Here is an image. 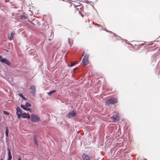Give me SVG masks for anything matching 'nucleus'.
<instances>
[{
  "instance_id": "nucleus-1",
  "label": "nucleus",
  "mask_w": 160,
  "mask_h": 160,
  "mask_svg": "<svg viewBox=\"0 0 160 160\" xmlns=\"http://www.w3.org/2000/svg\"><path fill=\"white\" fill-rule=\"evenodd\" d=\"M118 99L117 98H110L107 99L105 102L106 104L108 106L110 104H114L117 103Z\"/></svg>"
},
{
  "instance_id": "nucleus-2",
  "label": "nucleus",
  "mask_w": 160,
  "mask_h": 160,
  "mask_svg": "<svg viewBox=\"0 0 160 160\" xmlns=\"http://www.w3.org/2000/svg\"><path fill=\"white\" fill-rule=\"evenodd\" d=\"M30 117L31 121L32 122H36L40 121V118L33 114H31Z\"/></svg>"
},
{
  "instance_id": "nucleus-3",
  "label": "nucleus",
  "mask_w": 160,
  "mask_h": 160,
  "mask_svg": "<svg viewBox=\"0 0 160 160\" xmlns=\"http://www.w3.org/2000/svg\"><path fill=\"white\" fill-rule=\"evenodd\" d=\"M77 116V113L75 111L72 110L69 112L66 115V117L68 119L72 117H76Z\"/></svg>"
},
{
  "instance_id": "nucleus-4",
  "label": "nucleus",
  "mask_w": 160,
  "mask_h": 160,
  "mask_svg": "<svg viewBox=\"0 0 160 160\" xmlns=\"http://www.w3.org/2000/svg\"><path fill=\"white\" fill-rule=\"evenodd\" d=\"M0 61L2 63L5 64L8 66L11 65L10 62L6 58H3L2 55H0Z\"/></svg>"
},
{
  "instance_id": "nucleus-5",
  "label": "nucleus",
  "mask_w": 160,
  "mask_h": 160,
  "mask_svg": "<svg viewBox=\"0 0 160 160\" xmlns=\"http://www.w3.org/2000/svg\"><path fill=\"white\" fill-rule=\"evenodd\" d=\"M30 92L32 94L33 96H35L36 93V87L35 86L32 85L30 86Z\"/></svg>"
},
{
  "instance_id": "nucleus-6",
  "label": "nucleus",
  "mask_w": 160,
  "mask_h": 160,
  "mask_svg": "<svg viewBox=\"0 0 160 160\" xmlns=\"http://www.w3.org/2000/svg\"><path fill=\"white\" fill-rule=\"evenodd\" d=\"M16 110L17 111L16 114L17 116V117L18 118H20L21 114L20 113H22V110L19 106L17 107Z\"/></svg>"
},
{
  "instance_id": "nucleus-7",
  "label": "nucleus",
  "mask_w": 160,
  "mask_h": 160,
  "mask_svg": "<svg viewBox=\"0 0 160 160\" xmlns=\"http://www.w3.org/2000/svg\"><path fill=\"white\" fill-rule=\"evenodd\" d=\"M102 29H103V30H106L107 32H110L111 33H112L113 34V35L114 36V37H115V39L113 38V40L116 41L117 40H120L122 38H121L119 37V38H117V36L116 34H115L114 33L112 32L111 31H108V30H106V28H103L102 27Z\"/></svg>"
},
{
  "instance_id": "nucleus-8",
  "label": "nucleus",
  "mask_w": 160,
  "mask_h": 160,
  "mask_svg": "<svg viewBox=\"0 0 160 160\" xmlns=\"http://www.w3.org/2000/svg\"><path fill=\"white\" fill-rule=\"evenodd\" d=\"M21 117L23 118H28L29 119L30 116L29 114H28L25 112L21 113L20 114V118Z\"/></svg>"
},
{
  "instance_id": "nucleus-9",
  "label": "nucleus",
  "mask_w": 160,
  "mask_h": 160,
  "mask_svg": "<svg viewBox=\"0 0 160 160\" xmlns=\"http://www.w3.org/2000/svg\"><path fill=\"white\" fill-rule=\"evenodd\" d=\"M7 150L8 151V158L7 160H11L12 157L11 153V151L10 148L8 147L7 148Z\"/></svg>"
},
{
  "instance_id": "nucleus-10",
  "label": "nucleus",
  "mask_w": 160,
  "mask_h": 160,
  "mask_svg": "<svg viewBox=\"0 0 160 160\" xmlns=\"http://www.w3.org/2000/svg\"><path fill=\"white\" fill-rule=\"evenodd\" d=\"M82 157L83 160H91L90 156L84 153H83Z\"/></svg>"
},
{
  "instance_id": "nucleus-11",
  "label": "nucleus",
  "mask_w": 160,
  "mask_h": 160,
  "mask_svg": "<svg viewBox=\"0 0 160 160\" xmlns=\"http://www.w3.org/2000/svg\"><path fill=\"white\" fill-rule=\"evenodd\" d=\"M88 60L83 59L81 63L83 64L84 65H86L88 64Z\"/></svg>"
},
{
  "instance_id": "nucleus-12",
  "label": "nucleus",
  "mask_w": 160,
  "mask_h": 160,
  "mask_svg": "<svg viewBox=\"0 0 160 160\" xmlns=\"http://www.w3.org/2000/svg\"><path fill=\"white\" fill-rule=\"evenodd\" d=\"M18 95L23 100H26L27 98L25 97L22 93H19Z\"/></svg>"
},
{
  "instance_id": "nucleus-13",
  "label": "nucleus",
  "mask_w": 160,
  "mask_h": 160,
  "mask_svg": "<svg viewBox=\"0 0 160 160\" xmlns=\"http://www.w3.org/2000/svg\"><path fill=\"white\" fill-rule=\"evenodd\" d=\"M34 144L37 145V146H38V142L37 141V139L36 138V135H34Z\"/></svg>"
},
{
  "instance_id": "nucleus-14",
  "label": "nucleus",
  "mask_w": 160,
  "mask_h": 160,
  "mask_svg": "<svg viewBox=\"0 0 160 160\" xmlns=\"http://www.w3.org/2000/svg\"><path fill=\"white\" fill-rule=\"evenodd\" d=\"M15 34L14 32H12L11 33L10 36L9 38V40H11L12 39L14 35Z\"/></svg>"
},
{
  "instance_id": "nucleus-15",
  "label": "nucleus",
  "mask_w": 160,
  "mask_h": 160,
  "mask_svg": "<svg viewBox=\"0 0 160 160\" xmlns=\"http://www.w3.org/2000/svg\"><path fill=\"white\" fill-rule=\"evenodd\" d=\"M75 64H76L75 62H71L70 64H68V66L69 67H72Z\"/></svg>"
},
{
  "instance_id": "nucleus-16",
  "label": "nucleus",
  "mask_w": 160,
  "mask_h": 160,
  "mask_svg": "<svg viewBox=\"0 0 160 160\" xmlns=\"http://www.w3.org/2000/svg\"><path fill=\"white\" fill-rule=\"evenodd\" d=\"M56 90H53L49 92H48L47 93L48 95H50L52 94L55 92Z\"/></svg>"
},
{
  "instance_id": "nucleus-17",
  "label": "nucleus",
  "mask_w": 160,
  "mask_h": 160,
  "mask_svg": "<svg viewBox=\"0 0 160 160\" xmlns=\"http://www.w3.org/2000/svg\"><path fill=\"white\" fill-rule=\"evenodd\" d=\"M20 107H21L24 110H26V109H27V108H26V106L25 105H23V104H21V105H20Z\"/></svg>"
},
{
  "instance_id": "nucleus-18",
  "label": "nucleus",
  "mask_w": 160,
  "mask_h": 160,
  "mask_svg": "<svg viewBox=\"0 0 160 160\" xmlns=\"http://www.w3.org/2000/svg\"><path fill=\"white\" fill-rule=\"evenodd\" d=\"M20 17L21 18V19L22 20H25L26 18H27V17H26L23 14H22L20 16Z\"/></svg>"
},
{
  "instance_id": "nucleus-19",
  "label": "nucleus",
  "mask_w": 160,
  "mask_h": 160,
  "mask_svg": "<svg viewBox=\"0 0 160 160\" xmlns=\"http://www.w3.org/2000/svg\"><path fill=\"white\" fill-rule=\"evenodd\" d=\"M25 105L26 108L30 107L31 106V104L30 103L28 102H26Z\"/></svg>"
},
{
  "instance_id": "nucleus-20",
  "label": "nucleus",
  "mask_w": 160,
  "mask_h": 160,
  "mask_svg": "<svg viewBox=\"0 0 160 160\" xmlns=\"http://www.w3.org/2000/svg\"><path fill=\"white\" fill-rule=\"evenodd\" d=\"M112 117L113 118V120L114 121H116L117 120L118 118V116L116 115L114 116L113 115Z\"/></svg>"
},
{
  "instance_id": "nucleus-21",
  "label": "nucleus",
  "mask_w": 160,
  "mask_h": 160,
  "mask_svg": "<svg viewBox=\"0 0 160 160\" xmlns=\"http://www.w3.org/2000/svg\"><path fill=\"white\" fill-rule=\"evenodd\" d=\"M155 72L156 74H158L159 75L160 73V70L158 68H156Z\"/></svg>"
},
{
  "instance_id": "nucleus-22",
  "label": "nucleus",
  "mask_w": 160,
  "mask_h": 160,
  "mask_svg": "<svg viewBox=\"0 0 160 160\" xmlns=\"http://www.w3.org/2000/svg\"><path fill=\"white\" fill-rule=\"evenodd\" d=\"M89 57V55L87 54H85L84 56L83 59L88 60V58Z\"/></svg>"
},
{
  "instance_id": "nucleus-23",
  "label": "nucleus",
  "mask_w": 160,
  "mask_h": 160,
  "mask_svg": "<svg viewBox=\"0 0 160 160\" xmlns=\"http://www.w3.org/2000/svg\"><path fill=\"white\" fill-rule=\"evenodd\" d=\"M3 113L6 115H8L9 114V112L5 110H3Z\"/></svg>"
},
{
  "instance_id": "nucleus-24",
  "label": "nucleus",
  "mask_w": 160,
  "mask_h": 160,
  "mask_svg": "<svg viewBox=\"0 0 160 160\" xmlns=\"http://www.w3.org/2000/svg\"><path fill=\"white\" fill-rule=\"evenodd\" d=\"M8 127H6L5 133H8Z\"/></svg>"
},
{
  "instance_id": "nucleus-25",
  "label": "nucleus",
  "mask_w": 160,
  "mask_h": 160,
  "mask_svg": "<svg viewBox=\"0 0 160 160\" xmlns=\"http://www.w3.org/2000/svg\"><path fill=\"white\" fill-rule=\"evenodd\" d=\"M68 43H69L70 46L71 47V45L72 44V43L70 41V39L69 38H68Z\"/></svg>"
},
{
  "instance_id": "nucleus-26",
  "label": "nucleus",
  "mask_w": 160,
  "mask_h": 160,
  "mask_svg": "<svg viewBox=\"0 0 160 160\" xmlns=\"http://www.w3.org/2000/svg\"><path fill=\"white\" fill-rule=\"evenodd\" d=\"M25 110L28 111L30 112H32V110L30 108H27V109Z\"/></svg>"
},
{
  "instance_id": "nucleus-27",
  "label": "nucleus",
  "mask_w": 160,
  "mask_h": 160,
  "mask_svg": "<svg viewBox=\"0 0 160 160\" xmlns=\"http://www.w3.org/2000/svg\"><path fill=\"white\" fill-rule=\"evenodd\" d=\"M28 21L30 22L31 24H33V25H35V24L33 22V21L32 20V21H30V20H28Z\"/></svg>"
},
{
  "instance_id": "nucleus-28",
  "label": "nucleus",
  "mask_w": 160,
  "mask_h": 160,
  "mask_svg": "<svg viewBox=\"0 0 160 160\" xmlns=\"http://www.w3.org/2000/svg\"><path fill=\"white\" fill-rule=\"evenodd\" d=\"M81 4V3H79L78 4V5H76V6H75V4H73V5L75 7H78V6H80Z\"/></svg>"
},
{
  "instance_id": "nucleus-29",
  "label": "nucleus",
  "mask_w": 160,
  "mask_h": 160,
  "mask_svg": "<svg viewBox=\"0 0 160 160\" xmlns=\"http://www.w3.org/2000/svg\"><path fill=\"white\" fill-rule=\"evenodd\" d=\"M5 135L6 136V139L7 140V139H8V133H5Z\"/></svg>"
},
{
  "instance_id": "nucleus-30",
  "label": "nucleus",
  "mask_w": 160,
  "mask_h": 160,
  "mask_svg": "<svg viewBox=\"0 0 160 160\" xmlns=\"http://www.w3.org/2000/svg\"><path fill=\"white\" fill-rule=\"evenodd\" d=\"M157 56L156 55H154L153 56V59L154 60H155L157 58Z\"/></svg>"
},
{
  "instance_id": "nucleus-31",
  "label": "nucleus",
  "mask_w": 160,
  "mask_h": 160,
  "mask_svg": "<svg viewBox=\"0 0 160 160\" xmlns=\"http://www.w3.org/2000/svg\"><path fill=\"white\" fill-rule=\"evenodd\" d=\"M18 160H22L21 158L20 157H19L18 158Z\"/></svg>"
},
{
  "instance_id": "nucleus-32",
  "label": "nucleus",
  "mask_w": 160,
  "mask_h": 160,
  "mask_svg": "<svg viewBox=\"0 0 160 160\" xmlns=\"http://www.w3.org/2000/svg\"><path fill=\"white\" fill-rule=\"evenodd\" d=\"M77 68H74L73 70V71H74L75 69Z\"/></svg>"
},
{
  "instance_id": "nucleus-33",
  "label": "nucleus",
  "mask_w": 160,
  "mask_h": 160,
  "mask_svg": "<svg viewBox=\"0 0 160 160\" xmlns=\"http://www.w3.org/2000/svg\"><path fill=\"white\" fill-rule=\"evenodd\" d=\"M81 15L82 17V18L84 17V15L82 14H81Z\"/></svg>"
},
{
  "instance_id": "nucleus-34",
  "label": "nucleus",
  "mask_w": 160,
  "mask_h": 160,
  "mask_svg": "<svg viewBox=\"0 0 160 160\" xmlns=\"http://www.w3.org/2000/svg\"><path fill=\"white\" fill-rule=\"evenodd\" d=\"M95 25H97V26H100V25H99V24H96Z\"/></svg>"
},
{
  "instance_id": "nucleus-35",
  "label": "nucleus",
  "mask_w": 160,
  "mask_h": 160,
  "mask_svg": "<svg viewBox=\"0 0 160 160\" xmlns=\"http://www.w3.org/2000/svg\"><path fill=\"white\" fill-rule=\"evenodd\" d=\"M0 160H3L2 158H1L0 159Z\"/></svg>"
},
{
  "instance_id": "nucleus-36",
  "label": "nucleus",
  "mask_w": 160,
  "mask_h": 160,
  "mask_svg": "<svg viewBox=\"0 0 160 160\" xmlns=\"http://www.w3.org/2000/svg\"><path fill=\"white\" fill-rule=\"evenodd\" d=\"M125 42L126 43V40H125Z\"/></svg>"
},
{
  "instance_id": "nucleus-37",
  "label": "nucleus",
  "mask_w": 160,
  "mask_h": 160,
  "mask_svg": "<svg viewBox=\"0 0 160 160\" xmlns=\"http://www.w3.org/2000/svg\"><path fill=\"white\" fill-rule=\"evenodd\" d=\"M122 41H124V40H122Z\"/></svg>"
},
{
  "instance_id": "nucleus-38",
  "label": "nucleus",
  "mask_w": 160,
  "mask_h": 160,
  "mask_svg": "<svg viewBox=\"0 0 160 160\" xmlns=\"http://www.w3.org/2000/svg\"><path fill=\"white\" fill-rule=\"evenodd\" d=\"M97 13H98L97 11Z\"/></svg>"
}]
</instances>
